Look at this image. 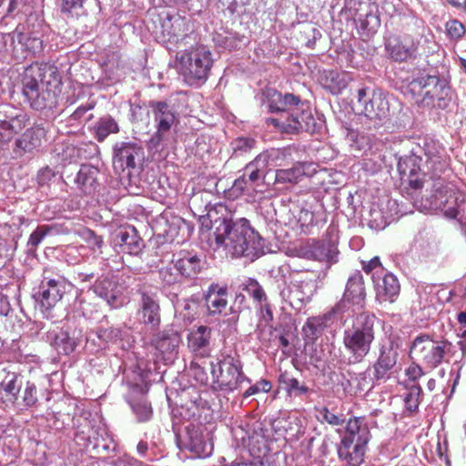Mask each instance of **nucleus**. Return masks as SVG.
I'll return each instance as SVG.
<instances>
[{"label": "nucleus", "mask_w": 466, "mask_h": 466, "mask_svg": "<svg viewBox=\"0 0 466 466\" xmlns=\"http://www.w3.org/2000/svg\"><path fill=\"white\" fill-rule=\"evenodd\" d=\"M420 394V386L416 384L412 385L404 398L406 408L409 410L413 411L418 408Z\"/></svg>", "instance_id": "41"}, {"label": "nucleus", "mask_w": 466, "mask_h": 466, "mask_svg": "<svg viewBox=\"0 0 466 466\" xmlns=\"http://www.w3.org/2000/svg\"><path fill=\"white\" fill-rule=\"evenodd\" d=\"M233 189L246 195L252 201L256 200L258 194L263 193V188H259L255 184H249L247 181L246 175L235 180Z\"/></svg>", "instance_id": "35"}, {"label": "nucleus", "mask_w": 466, "mask_h": 466, "mask_svg": "<svg viewBox=\"0 0 466 466\" xmlns=\"http://www.w3.org/2000/svg\"><path fill=\"white\" fill-rule=\"evenodd\" d=\"M309 167L310 165L306 163H297L291 168L278 169L276 171L275 182L296 184L302 177L309 175Z\"/></svg>", "instance_id": "26"}, {"label": "nucleus", "mask_w": 466, "mask_h": 466, "mask_svg": "<svg viewBox=\"0 0 466 466\" xmlns=\"http://www.w3.org/2000/svg\"><path fill=\"white\" fill-rule=\"evenodd\" d=\"M156 121L157 122V136L162 139V134L168 131L175 123V115L169 110L168 106L164 102H157L154 105Z\"/></svg>", "instance_id": "24"}, {"label": "nucleus", "mask_w": 466, "mask_h": 466, "mask_svg": "<svg viewBox=\"0 0 466 466\" xmlns=\"http://www.w3.org/2000/svg\"><path fill=\"white\" fill-rule=\"evenodd\" d=\"M45 141V128L40 126H35L26 129L25 132L15 140L14 151L20 156L25 153H31L40 147Z\"/></svg>", "instance_id": "14"}, {"label": "nucleus", "mask_w": 466, "mask_h": 466, "mask_svg": "<svg viewBox=\"0 0 466 466\" xmlns=\"http://www.w3.org/2000/svg\"><path fill=\"white\" fill-rule=\"evenodd\" d=\"M362 25H370V28L369 29L370 34H373L376 32L377 28L380 26V19L377 15L369 14L366 15V18Z\"/></svg>", "instance_id": "53"}, {"label": "nucleus", "mask_w": 466, "mask_h": 466, "mask_svg": "<svg viewBox=\"0 0 466 466\" xmlns=\"http://www.w3.org/2000/svg\"><path fill=\"white\" fill-rule=\"evenodd\" d=\"M214 64L213 54L203 45L177 54L176 66L184 81L190 86L205 83Z\"/></svg>", "instance_id": "4"}, {"label": "nucleus", "mask_w": 466, "mask_h": 466, "mask_svg": "<svg viewBox=\"0 0 466 466\" xmlns=\"http://www.w3.org/2000/svg\"><path fill=\"white\" fill-rule=\"evenodd\" d=\"M420 158L417 156H409L401 158L398 163V169L402 176L412 177L418 174L420 167L419 162Z\"/></svg>", "instance_id": "36"}, {"label": "nucleus", "mask_w": 466, "mask_h": 466, "mask_svg": "<svg viewBox=\"0 0 466 466\" xmlns=\"http://www.w3.org/2000/svg\"><path fill=\"white\" fill-rule=\"evenodd\" d=\"M55 176V172L49 167H45L38 171L37 180L40 184H45Z\"/></svg>", "instance_id": "52"}, {"label": "nucleus", "mask_w": 466, "mask_h": 466, "mask_svg": "<svg viewBox=\"0 0 466 466\" xmlns=\"http://www.w3.org/2000/svg\"><path fill=\"white\" fill-rule=\"evenodd\" d=\"M380 268H381L380 267V261L379 258H377V257L372 258L370 261H369L368 264L363 266V269L367 273H370V272H371L374 269L381 270Z\"/></svg>", "instance_id": "56"}, {"label": "nucleus", "mask_w": 466, "mask_h": 466, "mask_svg": "<svg viewBox=\"0 0 466 466\" xmlns=\"http://www.w3.org/2000/svg\"><path fill=\"white\" fill-rule=\"evenodd\" d=\"M445 30L448 37L454 41L461 39L465 35L463 24L457 19L448 21L445 25Z\"/></svg>", "instance_id": "39"}, {"label": "nucleus", "mask_w": 466, "mask_h": 466, "mask_svg": "<svg viewBox=\"0 0 466 466\" xmlns=\"http://www.w3.org/2000/svg\"><path fill=\"white\" fill-rule=\"evenodd\" d=\"M389 111L388 103L380 95H374L369 102H365L363 108H360V113L364 114L370 119L382 118L386 116Z\"/></svg>", "instance_id": "27"}, {"label": "nucleus", "mask_w": 466, "mask_h": 466, "mask_svg": "<svg viewBox=\"0 0 466 466\" xmlns=\"http://www.w3.org/2000/svg\"><path fill=\"white\" fill-rule=\"evenodd\" d=\"M139 148L134 145L127 144L121 147L114 157V165H119L124 168H133L136 165L135 157L138 155Z\"/></svg>", "instance_id": "29"}, {"label": "nucleus", "mask_w": 466, "mask_h": 466, "mask_svg": "<svg viewBox=\"0 0 466 466\" xmlns=\"http://www.w3.org/2000/svg\"><path fill=\"white\" fill-rule=\"evenodd\" d=\"M179 344V337L177 333L171 334L169 337H163L161 340L157 342V348L161 351H169L175 350Z\"/></svg>", "instance_id": "44"}, {"label": "nucleus", "mask_w": 466, "mask_h": 466, "mask_svg": "<svg viewBox=\"0 0 466 466\" xmlns=\"http://www.w3.org/2000/svg\"><path fill=\"white\" fill-rule=\"evenodd\" d=\"M279 382L289 396L301 395L308 392L306 386L299 385V380L287 372L280 374Z\"/></svg>", "instance_id": "34"}, {"label": "nucleus", "mask_w": 466, "mask_h": 466, "mask_svg": "<svg viewBox=\"0 0 466 466\" xmlns=\"http://www.w3.org/2000/svg\"><path fill=\"white\" fill-rule=\"evenodd\" d=\"M409 90L417 97L418 103L427 106H442V101L450 94L446 86L435 76L421 75L409 84Z\"/></svg>", "instance_id": "6"}, {"label": "nucleus", "mask_w": 466, "mask_h": 466, "mask_svg": "<svg viewBox=\"0 0 466 466\" xmlns=\"http://www.w3.org/2000/svg\"><path fill=\"white\" fill-rule=\"evenodd\" d=\"M97 174V168L89 165H83L77 173L76 183L83 191L90 192L95 188Z\"/></svg>", "instance_id": "30"}, {"label": "nucleus", "mask_w": 466, "mask_h": 466, "mask_svg": "<svg viewBox=\"0 0 466 466\" xmlns=\"http://www.w3.org/2000/svg\"><path fill=\"white\" fill-rule=\"evenodd\" d=\"M36 400V387L34 383L28 381L24 391V401L25 405L32 406Z\"/></svg>", "instance_id": "49"}, {"label": "nucleus", "mask_w": 466, "mask_h": 466, "mask_svg": "<svg viewBox=\"0 0 466 466\" xmlns=\"http://www.w3.org/2000/svg\"><path fill=\"white\" fill-rule=\"evenodd\" d=\"M177 270L187 278L195 277L201 269V260L188 252L179 254V258L175 260Z\"/></svg>", "instance_id": "22"}, {"label": "nucleus", "mask_w": 466, "mask_h": 466, "mask_svg": "<svg viewBox=\"0 0 466 466\" xmlns=\"http://www.w3.org/2000/svg\"><path fill=\"white\" fill-rule=\"evenodd\" d=\"M270 390H271V383L267 380H261L258 382H257L255 385L249 387L244 393V396L247 398L251 395L257 394L259 391L269 392Z\"/></svg>", "instance_id": "48"}, {"label": "nucleus", "mask_w": 466, "mask_h": 466, "mask_svg": "<svg viewBox=\"0 0 466 466\" xmlns=\"http://www.w3.org/2000/svg\"><path fill=\"white\" fill-rule=\"evenodd\" d=\"M162 26L168 35L176 36L184 31L185 21L179 16H174L165 21Z\"/></svg>", "instance_id": "40"}, {"label": "nucleus", "mask_w": 466, "mask_h": 466, "mask_svg": "<svg viewBox=\"0 0 466 466\" xmlns=\"http://www.w3.org/2000/svg\"><path fill=\"white\" fill-rule=\"evenodd\" d=\"M47 229L46 227L37 228L31 235L28 240V244L32 247H36L44 237L46 235Z\"/></svg>", "instance_id": "51"}, {"label": "nucleus", "mask_w": 466, "mask_h": 466, "mask_svg": "<svg viewBox=\"0 0 466 466\" xmlns=\"http://www.w3.org/2000/svg\"><path fill=\"white\" fill-rule=\"evenodd\" d=\"M84 0H63L62 11L71 15H77L83 8Z\"/></svg>", "instance_id": "46"}, {"label": "nucleus", "mask_w": 466, "mask_h": 466, "mask_svg": "<svg viewBox=\"0 0 466 466\" xmlns=\"http://www.w3.org/2000/svg\"><path fill=\"white\" fill-rule=\"evenodd\" d=\"M132 408L140 421L148 420L152 415V409L146 400H141L134 404Z\"/></svg>", "instance_id": "43"}, {"label": "nucleus", "mask_w": 466, "mask_h": 466, "mask_svg": "<svg viewBox=\"0 0 466 466\" xmlns=\"http://www.w3.org/2000/svg\"><path fill=\"white\" fill-rule=\"evenodd\" d=\"M430 209L440 210L448 218H456L466 226V196L451 187L438 190L432 197Z\"/></svg>", "instance_id": "7"}, {"label": "nucleus", "mask_w": 466, "mask_h": 466, "mask_svg": "<svg viewBox=\"0 0 466 466\" xmlns=\"http://www.w3.org/2000/svg\"><path fill=\"white\" fill-rule=\"evenodd\" d=\"M319 416L321 420L326 421L327 423L333 426H339L343 423V420L330 412L328 408H321L319 410Z\"/></svg>", "instance_id": "47"}, {"label": "nucleus", "mask_w": 466, "mask_h": 466, "mask_svg": "<svg viewBox=\"0 0 466 466\" xmlns=\"http://www.w3.org/2000/svg\"><path fill=\"white\" fill-rule=\"evenodd\" d=\"M214 238L218 247L232 256L258 257L264 253V241L250 227L246 218L235 222L221 219L215 221Z\"/></svg>", "instance_id": "1"}, {"label": "nucleus", "mask_w": 466, "mask_h": 466, "mask_svg": "<svg viewBox=\"0 0 466 466\" xmlns=\"http://www.w3.org/2000/svg\"><path fill=\"white\" fill-rule=\"evenodd\" d=\"M247 291L249 295L252 296L254 299L258 302H262L266 299V294L263 291L260 285L253 279H250L247 285Z\"/></svg>", "instance_id": "45"}, {"label": "nucleus", "mask_w": 466, "mask_h": 466, "mask_svg": "<svg viewBox=\"0 0 466 466\" xmlns=\"http://www.w3.org/2000/svg\"><path fill=\"white\" fill-rule=\"evenodd\" d=\"M9 41H13L9 35H0V58H5V53L8 52L6 44Z\"/></svg>", "instance_id": "55"}, {"label": "nucleus", "mask_w": 466, "mask_h": 466, "mask_svg": "<svg viewBox=\"0 0 466 466\" xmlns=\"http://www.w3.org/2000/svg\"><path fill=\"white\" fill-rule=\"evenodd\" d=\"M252 144H253V140L241 138L238 140V147H242L245 145L248 147H251Z\"/></svg>", "instance_id": "63"}, {"label": "nucleus", "mask_w": 466, "mask_h": 466, "mask_svg": "<svg viewBox=\"0 0 466 466\" xmlns=\"http://www.w3.org/2000/svg\"><path fill=\"white\" fill-rule=\"evenodd\" d=\"M365 296L366 293L362 275L360 272H356L348 279L343 295V302L362 308Z\"/></svg>", "instance_id": "18"}, {"label": "nucleus", "mask_w": 466, "mask_h": 466, "mask_svg": "<svg viewBox=\"0 0 466 466\" xmlns=\"http://www.w3.org/2000/svg\"><path fill=\"white\" fill-rule=\"evenodd\" d=\"M371 314H360L351 328L345 329L343 343L353 362H360L370 350L374 340V323Z\"/></svg>", "instance_id": "5"}, {"label": "nucleus", "mask_w": 466, "mask_h": 466, "mask_svg": "<svg viewBox=\"0 0 466 466\" xmlns=\"http://www.w3.org/2000/svg\"><path fill=\"white\" fill-rule=\"evenodd\" d=\"M231 466H257V463L254 462H245V461H235Z\"/></svg>", "instance_id": "64"}, {"label": "nucleus", "mask_w": 466, "mask_h": 466, "mask_svg": "<svg viewBox=\"0 0 466 466\" xmlns=\"http://www.w3.org/2000/svg\"><path fill=\"white\" fill-rule=\"evenodd\" d=\"M118 126L111 117L101 118L96 125V137L103 141L109 134L116 133Z\"/></svg>", "instance_id": "37"}, {"label": "nucleus", "mask_w": 466, "mask_h": 466, "mask_svg": "<svg viewBox=\"0 0 466 466\" xmlns=\"http://www.w3.org/2000/svg\"><path fill=\"white\" fill-rule=\"evenodd\" d=\"M58 84L56 67L46 63H35L25 71L23 92L31 106L40 110L54 103Z\"/></svg>", "instance_id": "3"}, {"label": "nucleus", "mask_w": 466, "mask_h": 466, "mask_svg": "<svg viewBox=\"0 0 466 466\" xmlns=\"http://www.w3.org/2000/svg\"><path fill=\"white\" fill-rule=\"evenodd\" d=\"M94 290L113 308L121 307L126 301L112 280L105 279L97 281L95 284Z\"/></svg>", "instance_id": "20"}, {"label": "nucleus", "mask_w": 466, "mask_h": 466, "mask_svg": "<svg viewBox=\"0 0 466 466\" xmlns=\"http://www.w3.org/2000/svg\"><path fill=\"white\" fill-rule=\"evenodd\" d=\"M366 437L367 441H370V431L367 427L361 426V421L358 418L350 419L347 427L346 433L342 439H349L351 441H358L359 438Z\"/></svg>", "instance_id": "32"}, {"label": "nucleus", "mask_w": 466, "mask_h": 466, "mask_svg": "<svg viewBox=\"0 0 466 466\" xmlns=\"http://www.w3.org/2000/svg\"><path fill=\"white\" fill-rule=\"evenodd\" d=\"M84 234L86 235V239H87V242H88V244H89L90 246H92V247L96 246V247H98V248H100V247H101V245H102V242H103V241H102V239H101V238H100V237L96 236V235L94 234V232H92V231H90V230H86V231L84 232Z\"/></svg>", "instance_id": "54"}, {"label": "nucleus", "mask_w": 466, "mask_h": 466, "mask_svg": "<svg viewBox=\"0 0 466 466\" xmlns=\"http://www.w3.org/2000/svg\"><path fill=\"white\" fill-rule=\"evenodd\" d=\"M376 299L380 302H393L400 293V284L397 278L391 273H386L380 280L375 279Z\"/></svg>", "instance_id": "16"}, {"label": "nucleus", "mask_w": 466, "mask_h": 466, "mask_svg": "<svg viewBox=\"0 0 466 466\" xmlns=\"http://www.w3.org/2000/svg\"><path fill=\"white\" fill-rule=\"evenodd\" d=\"M18 46L29 54H37L42 51L43 43L37 37H29L23 34L18 35Z\"/></svg>", "instance_id": "38"}, {"label": "nucleus", "mask_w": 466, "mask_h": 466, "mask_svg": "<svg viewBox=\"0 0 466 466\" xmlns=\"http://www.w3.org/2000/svg\"><path fill=\"white\" fill-rule=\"evenodd\" d=\"M296 252L300 258L334 263L337 261L338 248L334 242L317 241L299 247Z\"/></svg>", "instance_id": "10"}, {"label": "nucleus", "mask_w": 466, "mask_h": 466, "mask_svg": "<svg viewBox=\"0 0 466 466\" xmlns=\"http://www.w3.org/2000/svg\"><path fill=\"white\" fill-rule=\"evenodd\" d=\"M422 375V369L416 363L410 364L405 370V376L410 382H416Z\"/></svg>", "instance_id": "50"}, {"label": "nucleus", "mask_w": 466, "mask_h": 466, "mask_svg": "<svg viewBox=\"0 0 466 466\" xmlns=\"http://www.w3.org/2000/svg\"><path fill=\"white\" fill-rule=\"evenodd\" d=\"M10 309V304L7 298L0 294V315H7Z\"/></svg>", "instance_id": "58"}, {"label": "nucleus", "mask_w": 466, "mask_h": 466, "mask_svg": "<svg viewBox=\"0 0 466 466\" xmlns=\"http://www.w3.org/2000/svg\"><path fill=\"white\" fill-rule=\"evenodd\" d=\"M209 330L204 326L198 327L190 332L188 336V347L193 351H199L206 348L209 341Z\"/></svg>", "instance_id": "33"}, {"label": "nucleus", "mask_w": 466, "mask_h": 466, "mask_svg": "<svg viewBox=\"0 0 466 466\" xmlns=\"http://www.w3.org/2000/svg\"><path fill=\"white\" fill-rule=\"evenodd\" d=\"M458 321L461 325L464 326L462 336L466 337V312H461L458 315Z\"/></svg>", "instance_id": "61"}, {"label": "nucleus", "mask_w": 466, "mask_h": 466, "mask_svg": "<svg viewBox=\"0 0 466 466\" xmlns=\"http://www.w3.org/2000/svg\"><path fill=\"white\" fill-rule=\"evenodd\" d=\"M450 344L446 341L434 340L429 336L417 337L410 350L412 359L423 362L431 368L439 365Z\"/></svg>", "instance_id": "8"}, {"label": "nucleus", "mask_w": 466, "mask_h": 466, "mask_svg": "<svg viewBox=\"0 0 466 466\" xmlns=\"http://www.w3.org/2000/svg\"><path fill=\"white\" fill-rule=\"evenodd\" d=\"M28 123L25 114L5 116L0 118V142L8 143L15 135L23 130Z\"/></svg>", "instance_id": "19"}, {"label": "nucleus", "mask_w": 466, "mask_h": 466, "mask_svg": "<svg viewBox=\"0 0 466 466\" xmlns=\"http://www.w3.org/2000/svg\"><path fill=\"white\" fill-rule=\"evenodd\" d=\"M160 275L162 279L167 283L176 281V277H174L167 268L162 269L160 271Z\"/></svg>", "instance_id": "60"}, {"label": "nucleus", "mask_w": 466, "mask_h": 466, "mask_svg": "<svg viewBox=\"0 0 466 466\" xmlns=\"http://www.w3.org/2000/svg\"><path fill=\"white\" fill-rule=\"evenodd\" d=\"M219 368V376L218 381L220 387L227 390L237 389L245 380L240 368L233 363L231 360H224L218 363Z\"/></svg>", "instance_id": "15"}, {"label": "nucleus", "mask_w": 466, "mask_h": 466, "mask_svg": "<svg viewBox=\"0 0 466 466\" xmlns=\"http://www.w3.org/2000/svg\"><path fill=\"white\" fill-rule=\"evenodd\" d=\"M401 346V339L394 334L389 335L383 340L380 350V356L373 366L376 380H380L388 378L390 370L397 363Z\"/></svg>", "instance_id": "9"}, {"label": "nucleus", "mask_w": 466, "mask_h": 466, "mask_svg": "<svg viewBox=\"0 0 466 466\" xmlns=\"http://www.w3.org/2000/svg\"><path fill=\"white\" fill-rule=\"evenodd\" d=\"M184 446L198 457H208L213 451V443L208 433L204 435L198 426H188L184 437Z\"/></svg>", "instance_id": "11"}, {"label": "nucleus", "mask_w": 466, "mask_h": 466, "mask_svg": "<svg viewBox=\"0 0 466 466\" xmlns=\"http://www.w3.org/2000/svg\"><path fill=\"white\" fill-rule=\"evenodd\" d=\"M321 84L332 94L340 93L348 85L345 75L335 71L325 72L321 77Z\"/></svg>", "instance_id": "31"}, {"label": "nucleus", "mask_w": 466, "mask_h": 466, "mask_svg": "<svg viewBox=\"0 0 466 466\" xmlns=\"http://www.w3.org/2000/svg\"><path fill=\"white\" fill-rule=\"evenodd\" d=\"M366 89L365 88H361V89H359L358 91V108L360 110V108H363V105L365 104V102H369L367 99H366Z\"/></svg>", "instance_id": "59"}, {"label": "nucleus", "mask_w": 466, "mask_h": 466, "mask_svg": "<svg viewBox=\"0 0 466 466\" xmlns=\"http://www.w3.org/2000/svg\"><path fill=\"white\" fill-rule=\"evenodd\" d=\"M137 449L141 455H144L147 451V444L146 442L141 441L137 444Z\"/></svg>", "instance_id": "62"}, {"label": "nucleus", "mask_w": 466, "mask_h": 466, "mask_svg": "<svg viewBox=\"0 0 466 466\" xmlns=\"http://www.w3.org/2000/svg\"><path fill=\"white\" fill-rule=\"evenodd\" d=\"M113 242L115 246L120 247L123 252L128 254H137L142 248V240L132 227L123 228L116 231Z\"/></svg>", "instance_id": "17"}, {"label": "nucleus", "mask_w": 466, "mask_h": 466, "mask_svg": "<svg viewBox=\"0 0 466 466\" xmlns=\"http://www.w3.org/2000/svg\"><path fill=\"white\" fill-rule=\"evenodd\" d=\"M139 316L140 320L145 325H148L152 329L157 328L160 323L158 304L152 298L144 295Z\"/></svg>", "instance_id": "23"}, {"label": "nucleus", "mask_w": 466, "mask_h": 466, "mask_svg": "<svg viewBox=\"0 0 466 466\" xmlns=\"http://www.w3.org/2000/svg\"><path fill=\"white\" fill-rule=\"evenodd\" d=\"M206 303L211 314L220 313L228 304L226 289L211 285L206 295Z\"/></svg>", "instance_id": "25"}, {"label": "nucleus", "mask_w": 466, "mask_h": 466, "mask_svg": "<svg viewBox=\"0 0 466 466\" xmlns=\"http://www.w3.org/2000/svg\"><path fill=\"white\" fill-rule=\"evenodd\" d=\"M42 289L40 303L48 309L62 299L66 292V283L63 280L48 279Z\"/></svg>", "instance_id": "21"}, {"label": "nucleus", "mask_w": 466, "mask_h": 466, "mask_svg": "<svg viewBox=\"0 0 466 466\" xmlns=\"http://www.w3.org/2000/svg\"><path fill=\"white\" fill-rule=\"evenodd\" d=\"M386 47L391 57L397 61L406 60L411 55L409 49L405 48L400 44L393 46L391 42H389L386 45Z\"/></svg>", "instance_id": "42"}, {"label": "nucleus", "mask_w": 466, "mask_h": 466, "mask_svg": "<svg viewBox=\"0 0 466 466\" xmlns=\"http://www.w3.org/2000/svg\"><path fill=\"white\" fill-rule=\"evenodd\" d=\"M287 149H274L269 155L260 154L254 161L250 162L246 166L245 173L247 176V181L249 184H255L258 187L264 189L263 177L261 176V170L266 167L268 157L271 160H279L286 157Z\"/></svg>", "instance_id": "12"}, {"label": "nucleus", "mask_w": 466, "mask_h": 466, "mask_svg": "<svg viewBox=\"0 0 466 466\" xmlns=\"http://www.w3.org/2000/svg\"><path fill=\"white\" fill-rule=\"evenodd\" d=\"M21 384L15 374H8L0 384V399L3 401L14 402L20 391Z\"/></svg>", "instance_id": "28"}, {"label": "nucleus", "mask_w": 466, "mask_h": 466, "mask_svg": "<svg viewBox=\"0 0 466 466\" xmlns=\"http://www.w3.org/2000/svg\"><path fill=\"white\" fill-rule=\"evenodd\" d=\"M264 105L270 112L290 111V116L283 121L281 118H268V122L285 133H295L300 130L314 131V118L309 106L300 103L299 99L291 95L282 96L274 89L266 91Z\"/></svg>", "instance_id": "2"}, {"label": "nucleus", "mask_w": 466, "mask_h": 466, "mask_svg": "<svg viewBox=\"0 0 466 466\" xmlns=\"http://www.w3.org/2000/svg\"><path fill=\"white\" fill-rule=\"evenodd\" d=\"M321 325V322H320V319H318V318H311V319H309L305 327H304V330L305 332H307V329H311V330H317L319 327H320Z\"/></svg>", "instance_id": "57"}, {"label": "nucleus", "mask_w": 466, "mask_h": 466, "mask_svg": "<svg viewBox=\"0 0 466 466\" xmlns=\"http://www.w3.org/2000/svg\"><path fill=\"white\" fill-rule=\"evenodd\" d=\"M368 442L366 437L351 442L349 439H341L338 449L339 459L348 466H360L364 461Z\"/></svg>", "instance_id": "13"}]
</instances>
